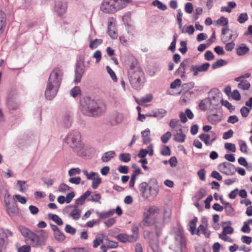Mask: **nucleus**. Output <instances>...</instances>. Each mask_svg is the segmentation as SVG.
Segmentation results:
<instances>
[{
	"instance_id": "obj_1",
	"label": "nucleus",
	"mask_w": 252,
	"mask_h": 252,
	"mask_svg": "<svg viewBox=\"0 0 252 252\" xmlns=\"http://www.w3.org/2000/svg\"><path fill=\"white\" fill-rule=\"evenodd\" d=\"M79 109L84 115L95 116L104 112L106 106L101 101L95 100L90 97H86L80 100Z\"/></svg>"
},
{
	"instance_id": "obj_2",
	"label": "nucleus",
	"mask_w": 252,
	"mask_h": 252,
	"mask_svg": "<svg viewBox=\"0 0 252 252\" xmlns=\"http://www.w3.org/2000/svg\"><path fill=\"white\" fill-rule=\"evenodd\" d=\"M63 75V71L60 68H56L51 72L45 92V96L47 99L52 100L56 95Z\"/></svg>"
},
{
	"instance_id": "obj_3",
	"label": "nucleus",
	"mask_w": 252,
	"mask_h": 252,
	"mask_svg": "<svg viewBox=\"0 0 252 252\" xmlns=\"http://www.w3.org/2000/svg\"><path fill=\"white\" fill-rule=\"evenodd\" d=\"M129 83L134 89L139 90L145 82V75L136 60H133L127 71Z\"/></svg>"
},
{
	"instance_id": "obj_4",
	"label": "nucleus",
	"mask_w": 252,
	"mask_h": 252,
	"mask_svg": "<svg viewBox=\"0 0 252 252\" xmlns=\"http://www.w3.org/2000/svg\"><path fill=\"white\" fill-rule=\"evenodd\" d=\"M154 184L153 186H149L145 182H142L139 186V189L142 197L144 199L149 201L154 200L159 192L158 187L157 185V181L155 179L150 180Z\"/></svg>"
},
{
	"instance_id": "obj_5",
	"label": "nucleus",
	"mask_w": 252,
	"mask_h": 252,
	"mask_svg": "<svg viewBox=\"0 0 252 252\" xmlns=\"http://www.w3.org/2000/svg\"><path fill=\"white\" fill-rule=\"evenodd\" d=\"M64 141L73 151L77 153L82 148L81 134L77 130H74L68 132Z\"/></svg>"
},
{
	"instance_id": "obj_6",
	"label": "nucleus",
	"mask_w": 252,
	"mask_h": 252,
	"mask_svg": "<svg viewBox=\"0 0 252 252\" xmlns=\"http://www.w3.org/2000/svg\"><path fill=\"white\" fill-rule=\"evenodd\" d=\"M159 209L156 206H152L149 208L147 212L144 213V219L142 221V224L145 226H150L153 223V220L151 217L155 214H158Z\"/></svg>"
},
{
	"instance_id": "obj_7",
	"label": "nucleus",
	"mask_w": 252,
	"mask_h": 252,
	"mask_svg": "<svg viewBox=\"0 0 252 252\" xmlns=\"http://www.w3.org/2000/svg\"><path fill=\"white\" fill-rule=\"evenodd\" d=\"M175 252H183L186 246V241L184 235L180 233L175 234Z\"/></svg>"
},
{
	"instance_id": "obj_8",
	"label": "nucleus",
	"mask_w": 252,
	"mask_h": 252,
	"mask_svg": "<svg viewBox=\"0 0 252 252\" xmlns=\"http://www.w3.org/2000/svg\"><path fill=\"white\" fill-rule=\"evenodd\" d=\"M85 73V65L84 61L79 60L77 62L75 67V78L74 82L78 83L81 81V78Z\"/></svg>"
},
{
	"instance_id": "obj_9",
	"label": "nucleus",
	"mask_w": 252,
	"mask_h": 252,
	"mask_svg": "<svg viewBox=\"0 0 252 252\" xmlns=\"http://www.w3.org/2000/svg\"><path fill=\"white\" fill-rule=\"evenodd\" d=\"M115 0H103L100 9L106 13H111L116 12Z\"/></svg>"
},
{
	"instance_id": "obj_10",
	"label": "nucleus",
	"mask_w": 252,
	"mask_h": 252,
	"mask_svg": "<svg viewBox=\"0 0 252 252\" xmlns=\"http://www.w3.org/2000/svg\"><path fill=\"white\" fill-rule=\"evenodd\" d=\"M219 170L222 173L228 175H231L234 174L235 166L231 163L228 162H224L219 165Z\"/></svg>"
},
{
	"instance_id": "obj_11",
	"label": "nucleus",
	"mask_w": 252,
	"mask_h": 252,
	"mask_svg": "<svg viewBox=\"0 0 252 252\" xmlns=\"http://www.w3.org/2000/svg\"><path fill=\"white\" fill-rule=\"evenodd\" d=\"M199 138L204 142L206 145L209 146L216 140L217 136L214 132L210 131L208 134H201L199 136Z\"/></svg>"
},
{
	"instance_id": "obj_12",
	"label": "nucleus",
	"mask_w": 252,
	"mask_h": 252,
	"mask_svg": "<svg viewBox=\"0 0 252 252\" xmlns=\"http://www.w3.org/2000/svg\"><path fill=\"white\" fill-rule=\"evenodd\" d=\"M209 63H205L201 65H192L190 66V70L193 72V75L196 76L198 75L199 72L206 71L210 66Z\"/></svg>"
},
{
	"instance_id": "obj_13",
	"label": "nucleus",
	"mask_w": 252,
	"mask_h": 252,
	"mask_svg": "<svg viewBox=\"0 0 252 252\" xmlns=\"http://www.w3.org/2000/svg\"><path fill=\"white\" fill-rule=\"evenodd\" d=\"M72 114L70 111L65 112L63 115L62 120V124L65 128H69L72 123Z\"/></svg>"
},
{
	"instance_id": "obj_14",
	"label": "nucleus",
	"mask_w": 252,
	"mask_h": 252,
	"mask_svg": "<svg viewBox=\"0 0 252 252\" xmlns=\"http://www.w3.org/2000/svg\"><path fill=\"white\" fill-rule=\"evenodd\" d=\"M67 3L65 2L57 1L55 6V10L58 15L64 14L67 10Z\"/></svg>"
},
{
	"instance_id": "obj_15",
	"label": "nucleus",
	"mask_w": 252,
	"mask_h": 252,
	"mask_svg": "<svg viewBox=\"0 0 252 252\" xmlns=\"http://www.w3.org/2000/svg\"><path fill=\"white\" fill-rule=\"evenodd\" d=\"M40 241L37 235L32 232L27 242L33 247H38L43 245Z\"/></svg>"
},
{
	"instance_id": "obj_16",
	"label": "nucleus",
	"mask_w": 252,
	"mask_h": 252,
	"mask_svg": "<svg viewBox=\"0 0 252 252\" xmlns=\"http://www.w3.org/2000/svg\"><path fill=\"white\" fill-rule=\"evenodd\" d=\"M116 238L119 241L124 243L126 242L132 243L135 242V238L134 236H130L126 234H119Z\"/></svg>"
},
{
	"instance_id": "obj_17",
	"label": "nucleus",
	"mask_w": 252,
	"mask_h": 252,
	"mask_svg": "<svg viewBox=\"0 0 252 252\" xmlns=\"http://www.w3.org/2000/svg\"><path fill=\"white\" fill-rule=\"evenodd\" d=\"M6 210L8 215L11 217L16 216L18 214V209L15 202H13L7 207Z\"/></svg>"
},
{
	"instance_id": "obj_18",
	"label": "nucleus",
	"mask_w": 252,
	"mask_h": 252,
	"mask_svg": "<svg viewBox=\"0 0 252 252\" xmlns=\"http://www.w3.org/2000/svg\"><path fill=\"white\" fill-rule=\"evenodd\" d=\"M123 119V115L122 114L115 112L112 116L111 124L113 125H116L121 123Z\"/></svg>"
},
{
	"instance_id": "obj_19",
	"label": "nucleus",
	"mask_w": 252,
	"mask_h": 252,
	"mask_svg": "<svg viewBox=\"0 0 252 252\" xmlns=\"http://www.w3.org/2000/svg\"><path fill=\"white\" fill-rule=\"evenodd\" d=\"M216 103H213L210 97H207L202 100L199 103V106L201 110H206L207 109V105L210 106L212 105H216Z\"/></svg>"
},
{
	"instance_id": "obj_20",
	"label": "nucleus",
	"mask_w": 252,
	"mask_h": 252,
	"mask_svg": "<svg viewBox=\"0 0 252 252\" xmlns=\"http://www.w3.org/2000/svg\"><path fill=\"white\" fill-rule=\"evenodd\" d=\"M18 229L20 231L21 234L26 238V241L27 242L28 241L32 233V232L23 225L19 226Z\"/></svg>"
},
{
	"instance_id": "obj_21",
	"label": "nucleus",
	"mask_w": 252,
	"mask_h": 252,
	"mask_svg": "<svg viewBox=\"0 0 252 252\" xmlns=\"http://www.w3.org/2000/svg\"><path fill=\"white\" fill-rule=\"evenodd\" d=\"M191 63V60L190 59H186L184 60L180 65V66L178 69L179 71L182 72L183 73L186 74V69L189 67Z\"/></svg>"
},
{
	"instance_id": "obj_22",
	"label": "nucleus",
	"mask_w": 252,
	"mask_h": 252,
	"mask_svg": "<svg viewBox=\"0 0 252 252\" xmlns=\"http://www.w3.org/2000/svg\"><path fill=\"white\" fill-rule=\"evenodd\" d=\"M129 1V0H115L116 11L126 7Z\"/></svg>"
},
{
	"instance_id": "obj_23",
	"label": "nucleus",
	"mask_w": 252,
	"mask_h": 252,
	"mask_svg": "<svg viewBox=\"0 0 252 252\" xmlns=\"http://www.w3.org/2000/svg\"><path fill=\"white\" fill-rule=\"evenodd\" d=\"M6 17L5 13L1 10L0 11V35L2 34L5 27Z\"/></svg>"
},
{
	"instance_id": "obj_24",
	"label": "nucleus",
	"mask_w": 252,
	"mask_h": 252,
	"mask_svg": "<svg viewBox=\"0 0 252 252\" xmlns=\"http://www.w3.org/2000/svg\"><path fill=\"white\" fill-rule=\"evenodd\" d=\"M91 192L89 190H87L84 194H83L80 197L75 200V202L78 205H83L87 199V198L90 196Z\"/></svg>"
},
{
	"instance_id": "obj_25",
	"label": "nucleus",
	"mask_w": 252,
	"mask_h": 252,
	"mask_svg": "<svg viewBox=\"0 0 252 252\" xmlns=\"http://www.w3.org/2000/svg\"><path fill=\"white\" fill-rule=\"evenodd\" d=\"M114 213L115 210L114 209L101 213L96 212V214L99 219H104L106 218H108L109 217L112 216L114 214Z\"/></svg>"
},
{
	"instance_id": "obj_26",
	"label": "nucleus",
	"mask_w": 252,
	"mask_h": 252,
	"mask_svg": "<svg viewBox=\"0 0 252 252\" xmlns=\"http://www.w3.org/2000/svg\"><path fill=\"white\" fill-rule=\"evenodd\" d=\"M150 130L149 128H146L145 130L141 132L143 142L144 144H147L150 141Z\"/></svg>"
},
{
	"instance_id": "obj_27",
	"label": "nucleus",
	"mask_w": 252,
	"mask_h": 252,
	"mask_svg": "<svg viewBox=\"0 0 252 252\" xmlns=\"http://www.w3.org/2000/svg\"><path fill=\"white\" fill-rule=\"evenodd\" d=\"M208 120L212 124H215L219 122L220 120V117L217 114H212L208 116Z\"/></svg>"
},
{
	"instance_id": "obj_28",
	"label": "nucleus",
	"mask_w": 252,
	"mask_h": 252,
	"mask_svg": "<svg viewBox=\"0 0 252 252\" xmlns=\"http://www.w3.org/2000/svg\"><path fill=\"white\" fill-rule=\"evenodd\" d=\"M186 138V135L182 133V130L181 128L180 129V132H177L174 135V139L175 141L183 143L184 142Z\"/></svg>"
},
{
	"instance_id": "obj_29",
	"label": "nucleus",
	"mask_w": 252,
	"mask_h": 252,
	"mask_svg": "<svg viewBox=\"0 0 252 252\" xmlns=\"http://www.w3.org/2000/svg\"><path fill=\"white\" fill-rule=\"evenodd\" d=\"M48 217L49 219L53 220L58 225H62L63 223V220L57 215L49 214Z\"/></svg>"
},
{
	"instance_id": "obj_30",
	"label": "nucleus",
	"mask_w": 252,
	"mask_h": 252,
	"mask_svg": "<svg viewBox=\"0 0 252 252\" xmlns=\"http://www.w3.org/2000/svg\"><path fill=\"white\" fill-rule=\"evenodd\" d=\"M115 155V153L113 151L106 152L103 154L101 159L103 162H108L114 157Z\"/></svg>"
},
{
	"instance_id": "obj_31",
	"label": "nucleus",
	"mask_w": 252,
	"mask_h": 252,
	"mask_svg": "<svg viewBox=\"0 0 252 252\" xmlns=\"http://www.w3.org/2000/svg\"><path fill=\"white\" fill-rule=\"evenodd\" d=\"M207 194V191L203 188L200 189L195 194L194 198L195 200L199 201Z\"/></svg>"
},
{
	"instance_id": "obj_32",
	"label": "nucleus",
	"mask_w": 252,
	"mask_h": 252,
	"mask_svg": "<svg viewBox=\"0 0 252 252\" xmlns=\"http://www.w3.org/2000/svg\"><path fill=\"white\" fill-rule=\"evenodd\" d=\"M226 214L228 216H232L234 214V209L230 203H225L224 207Z\"/></svg>"
},
{
	"instance_id": "obj_33",
	"label": "nucleus",
	"mask_w": 252,
	"mask_h": 252,
	"mask_svg": "<svg viewBox=\"0 0 252 252\" xmlns=\"http://www.w3.org/2000/svg\"><path fill=\"white\" fill-rule=\"evenodd\" d=\"M227 62L223 59H220L213 63L212 65V68L213 69H216L218 67L222 66L227 64Z\"/></svg>"
},
{
	"instance_id": "obj_34",
	"label": "nucleus",
	"mask_w": 252,
	"mask_h": 252,
	"mask_svg": "<svg viewBox=\"0 0 252 252\" xmlns=\"http://www.w3.org/2000/svg\"><path fill=\"white\" fill-rule=\"evenodd\" d=\"M250 86V83L246 80L241 81L238 84V88L243 90H248Z\"/></svg>"
},
{
	"instance_id": "obj_35",
	"label": "nucleus",
	"mask_w": 252,
	"mask_h": 252,
	"mask_svg": "<svg viewBox=\"0 0 252 252\" xmlns=\"http://www.w3.org/2000/svg\"><path fill=\"white\" fill-rule=\"evenodd\" d=\"M36 234L40 239V241L44 244L48 237V233L44 230H40Z\"/></svg>"
},
{
	"instance_id": "obj_36",
	"label": "nucleus",
	"mask_w": 252,
	"mask_h": 252,
	"mask_svg": "<svg viewBox=\"0 0 252 252\" xmlns=\"http://www.w3.org/2000/svg\"><path fill=\"white\" fill-rule=\"evenodd\" d=\"M81 214V210L78 209H73L70 212V216H71L74 220H78Z\"/></svg>"
},
{
	"instance_id": "obj_37",
	"label": "nucleus",
	"mask_w": 252,
	"mask_h": 252,
	"mask_svg": "<svg viewBox=\"0 0 252 252\" xmlns=\"http://www.w3.org/2000/svg\"><path fill=\"white\" fill-rule=\"evenodd\" d=\"M54 236L55 239L59 242H62L65 239V236L63 233L60 230L55 233L54 234Z\"/></svg>"
},
{
	"instance_id": "obj_38",
	"label": "nucleus",
	"mask_w": 252,
	"mask_h": 252,
	"mask_svg": "<svg viewBox=\"0 0 252 252\" xmlns=\"http://www.w3.org/2000/svg\"><path fill=\"white\" fill-rule=\"evenodd\" d=\"M81 94V89L79 86H75L73 88L70 92L71 96L73 97H76L79 95H80Z\"/></svg>"
},
{
	"instance_id": "obj_39",
	"label": "nucleus",
	"mask_w": 252,
	"mask_h": 252,
	"mask_svg": "<svg viewBox=\"0 0 252 252\" xmlns=\"http://www.w3.org/2000/svg\"><path fill=\"white\" fill-rule=\"evenodd\" d=\"M153 96L151 94H148L145 95L144 97H142L140 98V100L136 99V102L140 104V103H146V102H149L152 100Z\"/></svg>"
},
{
	"instance_id": "obj_40",
	"label": "nucleus",
	"mask_w": 252,
	"mask_h": 252,
	"mask_svg": "<svg viewBox=\"0 0 252 252\" xmlns=\"http://www.w3.org/2000/svg\"><path fill=\"white\" fill-rule=\"evenodd\" d=\"M103 235H98L96 236L95 239L94 240L93 247L94 248H97L100 243L103 242Z\"/></svg>"
},
{
	"instance_id": "obj_41",
	"label": "nucleus",
	"mask_w": 252,
	"mask_h": 252,
	"mask_svg": "<svg viewBox=\"0 0 252 252\" xmlns=\"http://www.w3.org/2000/svg\"><path fill=\"white\" fill-rule=\"evenodd\" d=\"M152 4L153 5L158 7V9L163 11L166 10L167 8V6L165 4H163L162 2L158 0H154Z\"/></svg>"
},
{
	"instance_id": "obj_42",
	"label": "nucleus",
	"mask_w": 252,
	"mask_h": 252,
	"mask_svg": "<svg viewBox=\"0 0 252 252\" xmlns=\"http://www.w3.org/2000/svg\"><path fill=\"white\" fill-rule=\"evenodd\" d=\"M249 51V49L246 46L240 47L237 49V54L238 56H243Z\"/></svg>"
},
{
	"instance_id": "obj_43",
	"label": "nucleus",
	"mask_w": 252,
	"mask_h": 252,
	"mask_svg": "<svg viewBox=\"0 0 252 252\" xmlns=\"http://www.w3.org/2000/svg\"><path fill=\"white\" fill-rule=\"evenodd\" d=\"M131 156L129 153H122L119 155V159L124 162H128L130 160Z\"/></svg>"
},
{
	"instance_id": "obj_44",
	"label": "nucleus",
	"mask_w": 252,
	"mask_h": 252,
	"mask_svg": "<svg viewBox=\"0 0 252 252\" xmlns=\"http://www.w3.org/2000/svg\"><path fill=\"white\" fill-rule=\"evenodd\" d=\"M111 24H112V22H110L108 24V33L112 38L116 39L118 37V34L116 32H115V31L114 29H111Z\"/></svg>"
},
{
	"instance_id": "obj_45",
	"label": "nucleus",
	"mask_w": 252,
	"mask_h": 252,
	"mask_svg": "<svg viewBox=\"0 0 252 252\" xmlns=\"http://www.w3.org/2000/svg\"><path fill=\"white\" fill-rule=\"evenodd\" d=\"M102 43V40L101 39H95L90 42V47L92 49L96 48Z\"/></svg>"
},
{
	"instance_id": "obj_46",
	"label": "nucleus",
	"mask_w": 252,
	"mask_h": 252,
	"mask_svg": "<svg viewBox=\"0 0 252 252\" xmlns=\"http://www.w3.org/2000/svg\"><path fill=\"white\" fill-rule=\"evenodd\" d=\"M248 19V15L247 13H241L237 18V21L240 24L244 23Z\"/></svg>"
},
{
	"instance_id": "obj_47",
	"label": "nucleus",
	"mask_w": 252,
	"mask_h": 252,
	"mask_svg": "<svg viewBox=\"0 0 252 252\" xmlns=\"http://www.w3.org/2000/svg\"><path fill=\"white\" fill-rule=\"evenodd\" d=\"M106 69L108 73L111 76L112 79L114 82H117V76L116 75V74L114 72V71L111 68V67L107 65L106 66Z\"/></svg>"
},
{
	"instance_id": "obj_48",
	"label": "nucleus",
	"mask_w": 252,
	"mask_h": 252,
	"mask_svg": "<svg viewBox=\"0 0 252 252\" xmlns=\"http://www.w3.org/2000/svg\"><path fill=\"white\" fill-rule=\"evenodd\" d=\"M220 103L222 105L224 106L227 108L230 111H233L235 109L234 107L229 103L227 100H224L222 99L220 100Z\"/></svg>"
},
{
	"instance_id": "obj_49",
	"label": "nucleus",
	"mask_w": 252,
	"mask_h": 252,
	"mask_svg": "<svg viewBox=\"0 0 252 252\" xmlns=\"http://www.w3.org/2000/svg\"><path fill=\"white\" fill-rule=\"evenodd\" d=\"M92 188L93 189H96L101 183V179L98 176H96L93 180Z\"/></svg>"
},
{
	"instance_id": "obj_50",
	"label": "nucleus",
	"mask_w": 252,
	"mask_h": 252,
	"mask_svg": "<svg viewBox=\"0 0 252 252\" xmlns=\"http://www.w3.org/2000/svg\"><path fill=\"white\" fill-rule=\"evenodd\" d=\"M90 195L91 198L89 199V200L93 202H98L101 198V195L98 193L94 192Z\"/></svg>"
},
{
	"instance_id": "obj_51",
	"label": "nucleus",
	"mask_w": 252,
	"mask_h": 252,
	"mask_svg": "<svg viewBox=\"0 0 252 252\" xmlns=\"http://www.w3.org/2000/svg\"><path fill=\"white\" fill-rule=\"evenodd\" d=\"M233 228L230 226H225L223 227V230L221 234L226 235L227 234H231L233 233Z\"/></svg>"
},
{
	"instance_id": "obj_52",
	"label": "nucleus",
	"mask_w": 252,
	"mask_h": 252,
	"mask_svg": "<svg viewBox=\"0 0 252 252\" xmlns=\"http://www.w3.org/2000/svg\"><path fill=\"white\" fill-rule=\"evenodd\" d=\"M194 32V29L193 27L191 25L187 26V27H184L182 30V32H186L188 33L189 34L191 35Z\"/></svg>"
},
{
	"instance_id": "obj_53",
	"label": "nucleus",
	"mask_w": 252,
	"mask_h": 252,
	"mask_svg": "<svg viewBox=\"0 0 252 252\" xmlns=\"http://www.w3.org/2000/svg\"><path fill=\"white\" fill-rule=\"evenodd\" d=\"M131 231L133 233L132 235L130 236H134L135 238V242L137 240L138 237L139 228L138 227L135 225H133L131 227Z\"/></svg>"
},
{
	"instance_id": "obj_54",
	"label": "nucleus",
	"mask_w": 252,
	"mask_h": 252,
	"mask_svg": "<svg viewBox=\"0 0 252 252\" xmlns=\"http://www.w3.org/2000/svg\"><path fill=\"white\" fill-rule=\"evenodd\" d=\"M176 40L177 35L176 34H174L173 35V40L171 43L170 46L168 48V50L171 51L172 52H174L175 50Z\"/></svg>"
},
{
	"instance_id": "obj_55",
	"label": "nucleus",
	"mask_w": 252,
	"mask_h": 252,
	"mask_svg": "<svg viewBox=\"0 0 252 252\" xmlns=\"http://www.w3.org/2000/svg\"><path fill=\"white\" fill-rule=\"evenodd\" d=\"M171 136V133L169 131L166 132L161 137V140L163 143H166Z\"/></svg>"
},
{
	"instance_id": "obj_56",
	"label": "nucleus",
	"mask_w": 252,
	"mask_h": 252,
	"mask_svg": "<svg viewBox=\"0 0 252 252\" xmlns=\"http://www.w3.org/2000/svg\"><path fill=\"white\" fill-rule=\"evenodd\" d=\"M155 112L157 114L156 118L158 119H161L163 118L166 114V111L162 109H158L155 111Z\"/></svg>"
},
{
	"instance_id": "obj_57",
	"label": "nucleus",
	"mask_w": 252,
	"mask_h": 252,
	"mask_svg": "<svg viewBox=\"0 0 252 252\" xmlns=\"http://www.w3.org/2000/svg\"><path fill=\"white\" fill-rule=\"evenodd\" d=\"M251 109L248 108L246 106H243L240 109V113L243 117H247L250 112Z\"/></svg>"
},
{
	"instance_id": "obj_58",
	"label": "nucleus",
	"mask_w": 252,
	"mask_h": 252,
	"mask_svg": "<svg viewBox=\"0 0 252 252\" xmlns=\"http://www.w3.org/2000/svg\"><path fill=\"white\" fill-rule=\"evenodd\" d=\"M65 231L71 235H74L76 232V229L69 224H66L64 228Z\"/></svg>"
},
{
	"instance_id": "obj_59",
	"label": "nucleus",
	"mask_w": 252,
	"mask_h": 252,
	"mask_svg": "<svg viewBox=\"0 0 252 252\" xmlns=\"http://www.w3.org/2000/svg\"><path fill=\"white\" fill-rule=\"evenodd\" d=\"M160 153L163 156H170L171 154L169 147L165 145L163 146V148L161 150Z\"/></svg>"
},
{
	"instance_id": "obj_60",
	"label": "nucleus",
	"mask_w": 252,
	"mask_h": 252,
	"mask_svg": "<svg viewBox=\"0 0 252 252\" xmlns=\"http://www.w3.org/2000/svg\"><path fill=\"white\" fill-rule=\"evenodd\" d=\"M71 188L68 186L67 185L62 183L59 187V191L62 192H64L66 190H70Z\"/></svg>"
},
{
	"instance_id": "obj_61",
	"label": "nucleus",
	"mask_w": 252,
	"mask_h": 252,
	"mask_svg": "<svg viewBox=\"0 0 252 252\" xmlns=\"http://www.w3.org/2000/svg\"><path fill=\"white\" fill-rule=\"evenodd\" d=\"M204 58L207 61H211L214 59L215 57L211 51H207L205 53Z\"/></svg>"
},
{
	"instance_id": "obj_62",
	"label": "nucleus",
	"mask_w": 252,
	"mask_h": 252,
	"mask_svg": "<svg viewBox=\"0 0 252 252\" xmlns=\"http://www.w3.org/2000/svg\"><path fill=\"white\" fill-rule=\"evenodd\" d=\"M217 23L219 25H223V26H225L228 25V20L227 18H225L223 16H221L217 20Z\"/></svg>"
},
{
	"instance_id": "obj_63",
	"label": "nucleus",
	"mask_w": 252,
	"mask_h": 252,
	"mask_svg": "<svg viewBox=\"0 0 252 252\" xmlns=\"http://www.w3.org/2000/svg\"><path fill=\"white\" fill-rule=\"evenodd\" d=\"M232 98L236 100H240L241 99V95L237 90H235L233 91L231 94Z\"/></svg>"
},
{
	"instance_id": "obj_64",
	"label": "nucleus",
	"mask_w": 252,
	"mask_h": 252,
	"mask_svg": "<svg viewBox=\"0 0 252 252\" xmlns=\"http://www.w3.org/2000/svg\"><path fill=\"white\" fill-rule=\"evenodd\" d=\"M30 251L31 247L29 245H24L18 249V252H30Z\"/></svg>"
}]
</instances>
